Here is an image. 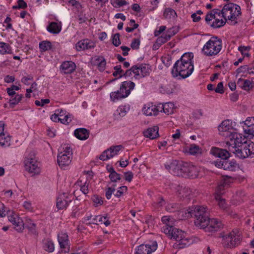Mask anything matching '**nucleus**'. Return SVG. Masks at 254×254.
Segmentation results:
<instances>
[{"instance_id": "f257e3e1", "label": "nucleus", "mask_w": 254, "mask_h": 254, "mask_svg": "<svg viewBox=\"0 0 254 254\" xmlns=\"http://www.w3.org/2000/svg\"><path fill=\"white\" fill-rule=\"evenodd\" d=\"M193 55L192 53H185L174 65L172 74L174 77L178 75L183 78L189 77L193 72L194 66L192 60Z\"/></svg>"}, {"instance_id": "f03ea898", "label": "nucleus", "mask_w": 254, "mask_h": 254, "mask_svg": "<svg viewBox=\"0 0 254 254\" xmlns=\"http://www.w3.org/2000/svg\"><path fill=\"white\" fill-rule=\"evenodd\" d=\"M174 175L194 179L198 177L200 168L187 162L174 161L171 163Z\"/></svg>"}, {"instance_id": "7ed1b4c3", "label": "nucleus", "mask_w": 254, "mask_h": 254, "mask_svg": "<svg viewBox=\"0 0 254 254\" xmlns=\"http://www.w3.org/2000/svg\"><path fill=\"white\" fill-rule=\"evenodd\" d=\"M241 7L239 5L233 3L225 4L221 11L223 14L224 19L229 20L231 24L237 23V18L241 15Z\"/></svg>"}, {"instance_id": "20e7f679", "label": "nucleus", "mask_w": 254, "mask_h": 254, "mask_svg": "<svg viewBox=\"0 0 254 254\" xmlns=\"http://www.w3.org/2000/svg\"><path fill=\"white\" fill-rule=\"evenodd\" d=\"M205 21L213 28H219L226 22V19H224L223 14L219 9H213L208 13L205 16Z\"/></svg>"}, {"instance_id": "39448f33", "label": "nucleus", "mask_w": 254, "mask_h": 254, "mask_svg": "<svg viewBox=\"0 0 254 254\" xmlns=\"http://www.w3.org/2000/svg\"><path fill=\"white\" fill-rule=\"evenodd\" d=\"M135 84L131 81H126L122 82L119 90L113 92L110 94L111 100L115 102L123 98L127 97L130 93L131 90L134 88Z\"/></svg>"}, {"instance_id": "423d86ee", "label": "nucleus", "mask_w": 254, "mask_h": 254, "mask_svg": "<svg viewBox=\"0 0 254 254\" xmlns=\"http://www.w3.org/2000/svg\"><path fill=\"white\" fill-rule=\"evenodd\" d=\"M221 48V40L217 37H212L204 45L202 52L207 56H212L217 55Z\"/></svg>"}, {"instance_id": "0eeeda50", "label": "nucleus", "mask_w": 254, "mask_h": 254, "mask_svg": "<svg viewBox=\"0 0 254 254\" xmlns=\"http://www.w3.org/2000/svg\"><path fill=\"white\" fill-rule=\"evenodd\" d=\"M229 150L240 158H246L254 154V143L248 142L237 149L230 146L229 147Z\"/></svg>"}, {"instance_id": "6e6552de", "label": "nucleus", "mask_w": 254, "mask_h": 254, "mask_svg": "<svg viewBox=\"0 0 254 254\" xmlns=\"http://www.w3.org/2000/svg\"><path fill=\"white\" fill-rule=\"evenodd\" d=\"M183 218L191 217L193 215L195 219H199L204 215H208L206 208L203 206H195L188 209H184L180 212Z\"/></svg>"}, {"instance_id": "1a4fd4ad", "label": "nucleus", "mask_w": 254, "mask_h": 254, "mask_svg": "<svg viewBox=\"0 0 254 254\" xmlns=\"http://www.w3.org/2000/svg\"><path fill=\"white\" fill-rule=\"evenodd\" d=\"M150 72L151 69L149 65L142 64L133 66L130 69L127 70L124 75L125 76H130L133 73L135 78L139 79L148 75Z\"/></svg>"}, {"instance_id": "9d476101", "label": "nucleus", "mask_w": 254, "mask_h": 254, "mask_svg": "<svg viewBox=\"0 0 254 254\" xmlns=\"http://www.w3.org/2000/svg\"><path fill=\"white\" fill-rule=\"evenodd\" d=\"M57 156L59 165L62 168L68 166L71 161L72 149L68 145L64 144Z\"/></svg>"}, {"instance_id": "9b49d317", "label": "nucleus", "mask_w": 254, "mask_h": 254, "mask_svg": "<svg viewBox=\"0 0 254 254\" xmlns=\"http://www.w3.org/2000/svg\"><path fill=\"white\" fill-rule=\"evenodd\" d=\"M218 129L220 135L230 138L234 133L232 122L229 120L223 121L218 126Z\"/></svg>"}, {"instance_id": "f8f14e48", "label": "nucleus", "mask_w": 254, "mask_h": 254, "mask_svg": "<svg viewBox=\"0 0 254 254\" xmlns=\"http://www.w3.org/2000/svg\"><path fill=\"white\" fill-rule=\"evenodd\" d=\"M229 139L230 140V141H227L225 146L228 150L229 147L230 146L237 149L238 147L241 146V145H243V144L248 142L245 137L242 136V134L235 132L231 135Z\"/></svg>"}, {"instance_id": "ddd939ff", "label": "nucleus", "mask_w": 254, "mask_h": 254, "mask_svg": "<svg viewBox=\"0 0 254 254\" xmlns=\"http://www.w3.org/2000/svg\"><path fill=\"white\" fill-rule=\"evenodd\" d=\"M8 220L12 223L14 229L18 232H22L24 229V223L19 215L13 211L7 212Z\"/></svg>"}, {"instance_id": "4468645a", "label": "nucleus", "mask_w": 254, "mask_h": 254, "mask_svg": "<svg viewBox=\"0 0 254 254\" xmlns=\"http://www.w3.org/2000/svg\"><path fill=\"white\" fill-rule=\"evenodd\" d=\"M24 162L25 169L29 173L33 174H37L40 173V168L34 155L27 157Z\"/></svg>"}, {"instance_id": "2eb2a0df", "label": "nucleus", "mask_w": 254, "mask_h": 254, "mask_svg": "<svg viewBox=\"0 0 254 254\" xmlns=\"http://www.w3.org/2000/svg\"><path fill=\"white\" fill-rule=\"evenodd\" d=\"M241 235L240 230L238 228H235L228 235L223 236V239L229 241L231 246H235L240 243L241 239Z\"/></svg>"}, {"instance_id": "dca6fc26", "label": "nucleus", "mask_w": 254, "mask_h": 254, "mask_svg": "<svg viewBox=\"0 0 254 254\" xmlns=\"http://www.w3.org/2000/svg\"><path fill=\"white\" fill-rule=\"evenodd\" d=\"M157 248V244L156 241L150 242L147 244L140 245L137 247L135 254H151Z\"/></svg>"}, {"instance_id": "f3484780", "label": "nucleus", "mask_w": 254, "mask_h": 254, "mask_svg": "<svg viewBox=\"0 0 254 254\" xmlns=\"http://www.w3.org/2000/svg\"><path fill=\"white\" fill-rule=\"evenodd\" d=\"M72 196L66 193H63L59 195L57 199V207L59 209H63L66 207L69 202L72 199Z\"/></svg>"}, {"instance_id": "a211bd4d", "label": "nucleus", "mask_w": 254, "mask_h": 254, "mask_svg": "<svg viewBox=\"0 0 254 254\" xmlns=\"http://www.w3.org/2000/svg\"><path fill=\"white\" fill-rule=\"evenodd\" d=\"M163 232L170 239H173L175 240L181 238L184 232L177 228L168 227L167 228H162Z\"/></svg>"}, {"instance_id": "6ab92c4d", "label": "nucleus", "mask_w": 254, "mask_h": 254, "mask_svg": "<svg viewBox=\"0 0 254 254\" xmlns=\"http://www.w3.org/2000/svg\"><path fill=\"white\" fill-rule=\"evenodd\" d=\"M122 148V145L112 146L109 149L104 151L100 156L99 158L103 161L107 160L117 155Z\"/></svg>"}, {"instance_id": "aec40b11", "label": "nucleus", "mask_w": 254, "mask_h": 254, "mask_svg": "<svg viewBox=\"0 0 254 254\" xmlns=\"http://www.w3.org/2000/svg\"><path fill=\"white\" fill-rule=\"evenodd\" d=\"M58 242L62 251L67 253L69 250V240L66 233L61 232L58 235Z\"/></svg>"}, {"instance_id": "412c9836", "label": "nucleus", "mask_w": 254, "mask_h": 254, "mask_svg": "<svg viewBox=\"0 0 254 254\" xmlns=\"http://www.w3.org/2000/svg\"><path fill=\"white\" fill-rule=\"evenodd\" d=\"M142 111L146 116L157 115L160 111L159 105L156 106L152 103L145 104L143 107Z\"/></svg>"}, {"instance_id": "4be33fe9", "label": "nucleus", "mask_w": 254, "mask_h": 254, "mask_svg": "<svg viewBox=\"0 0 254 254\" xmlns=\"http://www.w3.org/2000/svg\"><path fill=\"white\" fill-rule=\"evenodd\" d=\"M95 43L88 39H84L78 42L76 45V49L78 51H83L93 48Z\"/></svg>"}, {"instance_id": "5701e85b", "label": "nucleus", "mask_w": 254, "mask_h": 254, "mask_svg": "<svg viewBox=\"0 0 254 254\" xmlns=\"http://www.w3.org/2000/svg\"><path fill=\"white\" fill-rule=\"evenodd\" d=\"M224 224L221 221L217 219H211L209 220L208 226L207 227V231L210 232H216L219 231L223 228Z\"/></svg>"}, {"instance_id": "b1692460", "label": "nucleus", "mask_w": 254, "mask_h": 254, "mask_svg": "<svg viewBox=\"0 0 254 254\" xmlns=\"http://www.w3.org/2000/svg\"><path fill=\"white\" fill-rule=\"evenodd\" d=\"M178 196L181 199L190 200L193 195L192 190L188 188L180 187L178 190Z\"/></svg>"}, {"instance_id": "393cba45", "label": "nucleus", "mask_w": 254, "mask_h": 254, "mask_svg": "<svg viewBox=\"0 0 254 254\" xmlns=\"http://www.w3.org/2000/svg\"><path fill=\"white\" fill-rule=\"evenodd\" d=\"M211 153L214 155L221 158L226 160L230 156V152L228 149H223L218 148H213L211 150Z\"/></svg>"}, {"instance_id": "a878e982", "label": "nucleus", "mask_w": 254, "mask_h": 254, "mask_svg": "<svg viewBox=\"0 0 254 254\" xmlns=\"http://www.w3.org/2000/svg\"><path fill=\"white\" fill-rule=\"evenodd\" d=\"M75 68L76 65L75 64L71 61L64 62L61 65V68L65 74L72 73L75 70Z\"/></svg>"}, {"instance_id": "bb28decb", "label": "nucleus", "mask_w": 254, "mask_h": 254, "mask_svg": "<svg viewBox=\"0 0 254 254\" xmlns=\"http://www.w3.org/2000/svg\"><path fill=\"white\" fill-rule=\"evenodd\" d=\"M181 238L176 240V243L174 244V247L178 249H182L190 245L191 240L186 237L185 233L181 237Z\"/></svg>"}, {"instance_id": "cd10ccee", "label": "nucleus", "mask_w": 254, "mask_h": 254, "mask_svg": "<svg viewBox=\"0 0 254 254\" xmlns=\"http://www.w3.org/2000/svg\"><path fill=\"white\" fill-rule=\"evenodd\" d=\"M158 130L159 128L157 126L150 127L144 131V135L153 139L159 136Z\"/></svg>"}, {"instance_id": "c85d7f7f", "label": "nucleus", "mask_w": 254, "mask_h": 254, "mask_svg": "<svg viewBox=\"0 0 254 254\" xmlns=\"http://www.w3.org/2000/svg\"><path fill=\"white\" fill-rule=\"evenodd\" d=\"M221 164L222 168L225 170L235 171L236 168H238V165L234 160H223Z\"/></svg>"}, {"instance_id": "c756f323", "label": "nucleus", "mask_w": 254, "mask_h": 254, "mask_svg": "<svg viewBox=\"0 0 254 254\" xmlns=\"http://www.w3.org/2000/svg\"><path fill=\"white\" fill-rule=\"evenodd\" d=\"M160 111H163V112L167 114L170 115L173 114L175 111V107L172 103H166L164 104L159 105Z\"/></svg>"}, {"instance_id": "7c9ffc66", "label": "nucleus", "mask_w": 254, "mask_h": 254, "mask_svg": "<svg viewBox=\"0 0 254 254\" xmlns=\"http://www.w3.org/2000/svg\"><path fill=\"white\" fill-rule=\"evenodd\" d=\"M209 219L208 215H204L202 217H200L199 219H196L194 221V224L195 226L201 229L207 228L208 226Z\"/></svg>"}, {"instance_id": "2f4dec72", "label": "nucleus", "mask_w": 254, "mask_h": 254, "mask_svg": "<svg viewBox=\"0 0 254 254\" xmlns=\"http://www.w3.org/2000/svg\"><path fill=\"white\" fill-rule=\"evenodd\" d=\"M74 135L79 139L85 140L89 137V131L84 128L76 129L74 131Z\"/></svg>"}, {"instance_id": "473e14b6", "label": "nucleus", "mask_w": 254, "mask_h": 254, "mask_svg": "<svg viewBox=\"0 0 254 254\" xmlns=\"http://www.w3.org/2000/svg\"><path fill=\"white\" fill-rule=\"evenodd\" d=\"M237 84L241 86L242 88L245 90H249L254 87L253 82L249 80H244L240 78Z\"/></svg>"}, {"instance_id": "72a5a7b5", "label": "nucleus", "mask_w": 254, "mask_h": 254, "mask_svg": "<svg viewBox=\"0 0 254 254\" xmlns=\"http://www.w3.org/2000/svg\"><path fill=\"white\" fill-rule=\"evenodd\" d=\"M11 142V136L4 133L0 135V145L1 146L7 147L10 146Z\"/></svg>"}, {"instance_id": "f704fd0d", "label": "nucleus", "mask_w": 254, "mask_h": 254, "mask_svg": "<svg viewBox=\"0 0 254 254\" xmlns=\"http://www.w3.org/2000/svg\"><path fill=\"white\" fill-rule=\"evenodd\" d=\"M61 25L55 22H51L47 27V30L53 34H58L61 30Z\"/></svg>"}, {"instance_id": "c9c22d12", "label": "nucleus", "mask_w": 254, "mask_h": 254, "mask_svg": "<svg viewBox=\"0 0 254 254\" xmlns=\"http://www.w3.org/2000/svg\"><path fill=\"white\" fill-rule=\"evenodd\" d=\"M162 221L165 224L163 227L167 228L168 227H172L175 225V220L170 216H164L162 218Z\"/></svg>"}, {"instance_id": "e433bc0d", "label": "nucleus", "mask_w": 254, "mask_h": 254, "mask_svg": "<svg viewBox=\"0 0 254 254\" xmlns=\"http://www.w3.org/2000/svg\"><path fill=\"white\" fill-rule=\"evenodd\" d=\"M215 199L218 202L219 206L223 210H226L228 208V205L226 203L225 199L222 197L220 194H217Z\"/></svg>"}, {"instance_id": "4c0bfd02", "label": "nucleus", "mask_w": 254, "mask_h": 254, "mask_svg": "<svg viewBox=\"0 0 254 254\" xmlns=\"http://www.w3.org/2000/svg\"><path fill=\"white\" fill-rule=\"evenodd\" d=\"M11 50L8 44L3 43H0V54H5L10 53Z\"/></svg>"}, {"instance_id": "58836bf2", "label": "nucleus", "mask_w": 254, "mask_h": 254, "mask_svg": "<svg viewBox=\"0 0 254 254\" xmlns=\"http://www.w3.org/2000/svg\"><path fill=\"white\" fill-rule=\"evenodd\" d=\"M44 249L48 252H52L55 249L53 242L50 240H45L44 243Z\"/></svg>"}, {"instance_id": "ea45409f", "label": "nucleus", "mask_w": 254, "mask_h": 254, "mask_svg": "<svg viewBox=\"0 0 254 254\" xmlns=\"http://www.w3.org/2000/svg\"><path fill=\"white\" fill-rule=\"evenodd\" d=\"M164 17L166 19L175 18L176 16V12L171 8H166L164 12Z\"/></svg>"}, {"instance_id": "a19ab883", "label": "nucleus", "mask_w": 254, "mask_h": 254, "mask_svg": "<svg viewBox=\"0 0 254 254\" xmlns=\"http://www.w3.org/2000/svg\"><path fill=\"white\" fill-rule=\"evenodd\" d=\"M26 227L33 234L36 233V224L30 219H27L26 221Z\"/></svg>"}, {"instance_id": "79ce46f5", "label": "nucleus", "mask_w": 254, "mask_h": 254, "mask_svg": "<svg viewBox=\"0 0 254 254\" xmlns=\"http://www.w3.org/2000/svg\"><path fill=\"white\" fill-rule=\"evenodd\" d=\"M96 61H97V64L99 70L101 71L104 70L106 64L105 59L102 57H98Z\"/></svg>"}, {"instance_id": "37998d69", "label": "nucleus", "mask_w": 254, "mask_h": 254, "mask_svg": "<svg viewBox=\"0 0 254 254\" xmlns=\"http://www.w3.org/2000/svg\"><path fill=\"white\" fill-rule=\"evenodd\" d=\"M103 217L101 215L95 216L92 219V220L88 222V224H96L99 225L100 224H102Z\"/></svg>"}, {"instance_id": "c03bdc74", "label": "nucleus", "mask_w": 254, "mask_h": 254, "mask_svg": "<svg viewBox=\"0 0 254 254\" xmlns=\"http://www.w3.org/2000/svg\"><path fill=\"white\" fill-rule=\"evenodd\" d=\"M109 177L112 182H116L118 180H121L120 175L117 173L114 169H112L111 173L109 175Z\"/></svg>"}, {"instance_id": "a18cd8bd", "label": "nucleus", "mask_w": 254, "mask_h": 254, "mask_svg": "<svg viewBox=\"0 0 254 254\" xmlns=\"http://www.w3.org/2000/svg\"><path fill=\"white\" fill-rule=\"evenodd\" d=\"M189 152L191 155H195L200 152V148L198 146L195 144L191 145L189 147Z\"/></svg>"}, {"instance_id": "49530a36", "label": "nucleus", "mask_w": 254, "mask_h": 254, "mask_svg": "<svg viewBox=\"0 0 254 254\" xmlns=\"http://www.w3.org/2000/svg\"><path fill=\"white\" fill-rule=\"evenodd\" d=\"M92 200L94 203V205L96 207L102 205L103 201L101 197L94 195L92 197Z\"/></svg>"}, {"instance_id": "de8ad7c7", "label": "nucleus", "mask_w": 254, "mask_h": 254, "mask_svg": "<svg viewBox=\"0 0 254 254\" xmlns=\"http://www.w3.org/2000/svg\"><path fill=\"white\" fill-rule=\"evenodd\" d=\"M114 69L115 71H114L113 73V75L114 76H119V77H121L123 75H124L125 73H124L123 70L121 69V65H118L114 67Z\"/></svg>"}, {"instance_id": "09e8293b", "label": "nucleus", "mask_w": 254, "mask_h": 254, "mask_svg": "<svg viewBox=\"0 0 254 254\" xmlns=\"http://www.w3.org/2000/svg\"><path fill=\"white\" fill-rule=\"evenodd\" d=\"M111 4L116 7H121L127 3L125 0H111Z\"/></svg>"}, {"instance_id": "8fccbe9b", "label": "nucleus", "mask_w": 254, "mask_h": 254, "mask_svg": "<svg viewBox=\"0 0 254 254\" xmlns=\"http://www.w3.org/2000/svg\"><path fill=\"white\" fill-rule=\"evenodd\" d=\"M39 48L43 51H47L51 48V43L48 41H43L40 43Z\"/></svg>"}, {"instance_id": "3c124183", "label": "nucleus", "mask_w": 254, "mask_h": 254, "mask_svg": "<svg viewBox=\"0 0 254 254\" xmlns=\"http://www.w3.org/2000/svg\"><path fill=\"white\" fill-rule=\"evenodd\" d=\"M127 190V188L126 186H121L119 187V190L117 191L114 194L115 196L119 197L124 193H126Z\"/></svg>"}, {"instance_id": "603ef678", "label": "nucleus", "mask_w": 254, "mask_h": 254, "mask_svg": "<svg viewBox=\"0 0 254 254\" xmlns=\"http://www.w3.org/2000/svg\"><path fill=\"white\" fill-rule=\"evenodd\" d=\"M17 5L12 6L13 9L23 8L25 9L27 7V3L23 0H18L17 2Z\"/></svg>"}, {"instance_id": "864d4df0", "label": "nucleus", "mask_w": 254, "mask_h": 254, "mask_svg": "<svg viewBox=\"0 0 254 254\" xmlns=\"http://www.w3.org/2000/svg\"><path fill=\"white\" fill-rule=\"evenodd\" d=\"M22 98V94H16L14 98L10 99L9 103L10 104L16 105L20 102Z\"/></svg>"}, {"instance_id": "5fc2aeb1", "label": "nucleus", "mask_w": 254, "mask_h": 254, "mask_svg": "<svg viewBox=\"0 0 254 254\" xmlns=\"http://www.w3.org/2000/svg\"><path fill=\"white\" fill-rule=\"evenodd\" d=\"M115 191V189L114 187H108L106 190V197L108 199L111 198L112 194Z\"/></svg>"}, {"instance_id": "6e6d98bb", "label": "nucleus", "mask_w": 254, "mask_h": 254, "mask_svg": "<svg viewBox=\"0 0 254 254\" xmlns=\"http://www.w3.org/2000/svg\"><path fill=\"white\" fill-rule=\"evenodd\" d=\"M238 50L241 52L242 55L247 57L250 56V54L246 52V51H249L250 50V47L240 46Z\"/></svg>"}, {"instance_id": "4d7b16f0", "label": "nucleus", "mask_w": 254, "mask_h": 254, "mask_svg": "<svg viewBox=\"0 0 254 254\" xmlns=\"http://www.w3.org/2000/svg\"><path fill=\"white\" fill-rule=\"evenodd\" d=\"M72 120V115L70 114H67L64 115L63 119H61V123L64 124H69Z\"/></svg>"}, {"instance_id": "13d9d810", "label": "nucleus", "mask_w": 254, "mask_h": 254, "mask_svg": "<svg viewBox=\"0 0 254 254\" xmlns=\"http://www.w3.org/2000/svg\"><path fill=\"white\" fill-rule=\"evenodd\" d=\"M169 39L166 36H162L158 37L156 40V44L159 45H161L165 43H166Z\"/></svg>"}, {"instance_id": "bf43d9fd", "label": "nucleus", "mask_w": 254, "mask_h": 254, "mask_svg": "<svg viewBox=\"0 0 254 254\" xmlns=\"http://www.w3.org/2000/svg\"><path fill=\"white\" fill-rule=\"evenodd\" d=\"M120 36V35L119 33H116L113 37V44L116 47L121 44Z\"/></svg>"}, {"instance_id": "052dcab7", "label": "nucleus", "mask_w": 254, "mask_h": 254, "mask_svg": "<svg viewBox=\"0 0 254 254\" xmlns=\"http://www.w3.org/2000/svg\"><path fill=\"white\" fill-rule=\"evenodd\" d=\"M177 32V30L175 28H170L167 30L166 36L170 39L171 37L176 34Z\"/></svg>"}, {"instance_id": "680f3d73", "label": "nucleus", "mask_w": 254, "mask_h": 254, "mask_svg": "<svg viewBox=\"0 0 254 254\" xmlns=\"http://www.w3.org/2000/svg\"><path fill=\"white\" fill-rule=\"evenodd\" d=\"M244 123L248 127H254V118H249Z\"/></svg>"}, {"instance_id": "e2e57ef3", "label": "nucleus", "mask_w": 254, "mask_h": 254, "mask_svg": "<svg viewBox=\"0 0 254 254\" xmlns=\"http://www.w3.org/2000/svg\"><path fill=\"white\" fill-rule=\"evenodd\" d=\"M50 102V100L48 99H42L41 101L36 100L35 102V104L38 106H43L46 104H48Z\"/></svg>"}, {"instance_id": "0e129e2a", "label": "nucleus", "mask_w": 254, "mask_h": 254, "mask_svg": "<svg viewBox=\"0 0 254 254\" xmlns=\"http://www.w3.org/2000/svg\"><path fill=\"white\" fill-rule=\"evenodd\" d=\"M140 45V41L138 39H134L131 44V47L133 49H137Z\"/></svg>"}, {"instance_id": "69168bd1", "label": "nucleus", "mask_w": 254, "mask_h": 254, "mask_svg": "<svg viewBox=\"0 0 254 254\" xmlns=\"http://www.w3.org/2000/svg\"><path fill=\"white\" fill-rule=\"evenodd\" d=\"M124 175H125V179L128 182H130L132 181V179L133 176V173L132 172H126V173H125Z\"/></svg>"}, {"instance_id": "338daca9", "label": "nucleus", "mask_w": 254, "mask_h": 254, "mask_svg": "<svg viewBox=\"0 0 254 254\" xmlns=\"http://www.w3.org/2000/svg\"><path fill=\"white\" fill-rule=\"evenodd\" d=\"M215 91L216 93H219L220 94L224 93V91L223 89V84L222 82H220L218 84L217 87L215 89Z\"/></svg>"}, {"instance_id": "774afa93", "label": "nucleus", "mask_w": 254, "mask_h": 254, "mask_svg": "<svg viewBox=\"0 0 254 254\" xmlns=\"http://www.w3.org/2000/svg\"><path fill=\"white\" fill-rule=\"evenodd\" d=\"M245 132L250 135L254 136V127H247V128H244Z\"/></svg>"}]
</instances>
